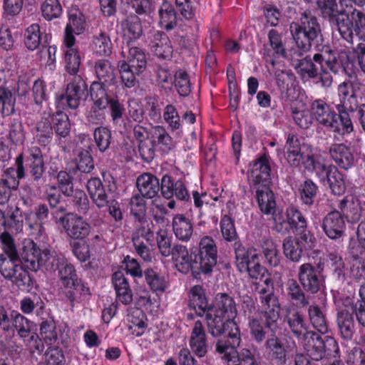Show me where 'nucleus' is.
<instances>
[{
    "mask_svg": "<svg viewBox=\"0 0 365 365\" xmlns=\"http://www.w3.org/2000/svg\"><path fill=\"white\" fill-rule=\"evenodd\" d=\"M23 226V218L19 208L8 211L6 215L0 210V240L9 257V259H6L0 256V272L19 289L29 291L32 286V279L28 272L18 263V253L11 236V233L21 232Z\"/></svg>",
    "mask_w": 365,
    "mask_h": 365,
    "instance_id": "1",
    "label": "nucleus"
},
{
    "mask_svg": "<svg viewBox=\"0 0 365 365\" xmlns=\"http://www.w3.org/2000/svg\"><path fill=\"white\" fill-rule=\"evenodd\" d=\"M313 60L314 63L310 58H303L295 68L303 78H312L314 83L322 87L331 85L333 79L330 71L337 73L341 69L349 76L354 73L349 51H341L337 59L330 47L324 46L320 52L314 55Z\"/></svg>",
    "mask_w": 365,
    "mask_h": 365,
    "instance_id": "2",
    "label": "nucleus"
},
{
    "mask_svg": "<svg viewBox=\"0 0 365 365\" xmlns=\"http://www.w3.org/2000/svg\"><path fill=\"white\" fill-rule=\"evenodd\" d=\"M284 321L292 333L313 360L322 359L327 354L329 355L332 352H338L339 346L336 341L330 336L322 339L313 331H308V325L304 317L297 310H289Z\"/></svg>",
    "mask_w": 365,
    "mask_h": 365,
    "instance_id": "3",
    "label": "nucleus"
},
{
    "mask_svg": "<svg viewBox=\"0 0 365 365\" xmlns=\"http://www.w3.org/2000/svg\"><path fill=\"white\" fill-rule=\"evenodd\" d=\"M237 315V308L234 299L227 294H216L213 304L210 306L206 314L209 331L213 336H219L226 332L234 343L241 341L238 326L234 321Z\"/></svg>",
    "mask_w": 365,
    "mask_h": 365,
    "instance_id": "4",
    "label": "nucleus"
},
{
    "mask_svg": "<svg viewBox=\"0 0 365 365\" xmlns=\"http://www.w3.org/2000/svg\"><path fill=\"white\" fill-rule=\"evenodd\" d=\"M304 168L308 172L315 174L322 183H328L334 195H340L345 192L343 175L334 165L327 166L320 155H308L304 161Z\"/></svg>",
    "mask_w": 365,
    "mask_h": 365,
    "instance_id": "5",
    "label": "nucleus"
},
{
    "mask_svg": "<svg viewBox=\"0 0 365 365\" xmlns=\"http://www.w3.org/2000/svg\"><path fill=\"white\" fill-rule=\"evenodd\" d=\"M20 262L27 269L36 272L44 267L46 269H53L54 262L57 264L60 259L56 258V254L45 248L41 250L33 240L26 239L22 242L19 251Z\"/></svg>",
    "mask_w": 365,
    "mask_h": 365,
    "instance_id": "6",
    "label": "nucleus"
},
{
    "mask_svg": "<svg viewBox=\"0 0 365 365\" xmlns=\"http://www.w3.org/2000/svg\"><path fill=\"white\" fill-rule=\"evenodd\" d=\"M336 27L341 36L348 42H352L355 34L359 40L365 41V15L354 9L351 15L341 11L336 19Z\"/></svg>",
    "mask_w": 365,
    "mask_h": 365,
    "instance_id": "7",
    "label": "nucleus"
},
{
    "mask_svg": "<svg viewBox=\"0 0 365 365\" xmlns=\"http://www.w3.org/2000/svg\"><path fill=\"white\" fill-rule=\"evenodd\" d=\"M290 30L296 44L303 51H307L311 46V41L315 39L321 33V29L317 19L307 13L302 14L300 24L292 23Z\"/></svg>",
    "mask_w": 365,
    "mask_h": 365,
    "instance_id": "8",
    "label": "nucleus"
},
{
    "mask_svg": "<svg viewBox=\"0 0 365 365\" xmlns=\"http://www.w3.org/2000/svg\"><path fill=\"white\" fill-rule=\"evenodd\" d=\"M315 238L307 230H302L297 237H287L283 240V253L287 259L299 262L304 251L314 246Z\"/></svg>",
    "mask_w": 365,
    "mask_h": 365,
    "instance_id": "9",
    "label": "nucleus"
},
{
    "mask_svg": "<svg viewBox=\"0 0 365 365\" xmlns=\"http://www.w3.org/2000/svg\"><path fill=\"white\" fill-rule=\"evenodd\" d=\"M237 266L240 272H247L251 278L262 279L265 277L267 271L259 263L260 255L255 250L246 251L238 247L235 250Z\"/></svg>",
    "mask_w": 365,
    "mask_h": 365,
    "instance_id": "10",
    "label": "nucleus"
},
{
    "mask_svg": "<svg viewBox=\"0 0 365 365\" xmlns=\"http://www.w3.org/2000/svg\"><path fill=\"white\" fill-rule=\"evenodd\" d=\"M56 223L63 229L67 237L73 240H84L91 232V225L82 217L74 213L54 216Z\"/></svg>",
    "mask_w": 365,
    "mask_h": 365,
    "instance_id": "11",
    "label": "nucleus"
},
{
    "mask_svg": "<svg viewBox=\"0 0 365 365\" xmlns=\"http://www.w3.org/2000/svg\"><path fill=\"white\" fill-rule=\"evenodd\" d=\"M29 88V84L24 79L19 80L16 88H13L11 83L5 81L4 73L0 71V103L4 115H9L14 110V93L17 92L19 96H24L28 93Z\"/></svg>",
    "mask_w": 365,
    "mask_h": 365,
    "instance_id": "12",
    "label": "nucleus"
},
{
    "mask_svg": "<svg viewBox=\"0 0 365 365\" xmlns=\"http://www.w3.org/2000/svg\"><path fill=\"white\" fill-rule=\"evenodd\" d=\"M232 339L231 344H227L222 340H219L216 344V351L222 355V359L227 365H257L254 353L247 349H243L239 354L236 348L240 346L234 343Z\"/></svg>",
    "mask_w": 365,
    "mask_h": 365,
    "instance_id": "13",
    "label": "nucleus"
},
{
    "mask_svg": "<svg viewBox=\"0 0 365 365\" xmlns=\"http://www.w3.org/2000/svg\"><path fill=\"white\" fill-rule=\"evenodd\" d=\"M274 222L278 232L287 233L290 228L302 230L307 227V221L301 212L294 206L287 207L284 215L281 211L274 213Z\"/></svg>",
    "mask_w": 365,
    "mask_h": 365,
    "instance_id": "14",
    "label": "nucleus"
},
{
    "mask_svg": "<svg viewBox=\"0 0 365 365\" xmlns=\"http://www.w3.org/2000/svg\"><path fill=\"white\" fill-rule=\"evenodd\" d=\"M90 96L93 106L87 111L86 118L90 123L98 124L103 119L102 110L108 107L106 89L98 82L90 86Z\"/></svg>",
    "mask_w": 365,
    "mask_h": 365,
    "instance_id": "15",
    "label": "nucleus"
},
{
    "mask_svg": "<svg viewBox=\"0 0 365 365\" xmlns=\"http://www.w3.org/2000/svg\"><path fill=\"white\" fill-rule=\"evenodd\" d=\"M217 250L214 240L209 236L203 237L199 242V252L196 255L200 269L205 273H209L217 263Z\"/></svg>",
    "mask_w": 365,
    "mask_h": 365,
    "instance_id": "16",
    "label": "nucleus"
},
{
    "mask_svg": "<svg viewBox=\"0 0 365 365\" xmlns=\"http://www.w3.org/2000/svg\"><path fill=\"white\" fill-rule=\"evenodd\" d=\"M87 93V85L82 78L75 76L73 81L67 86L66 96H61L58 98L56 103L59 106L61 103L66 102L68 107L76 109L84 100Z\"/></svg>",
    "mask_w": 365,
    "mask_h": 365,
    "instance_id": "17",
    "label": "nucleus"
},
{
    "mask_svg": "<svg viewBox=\"0 0 365 365\" xmlns=\"http://www.w3.org/2000/svg\"><path fill=\"white\" fill-rule=\"evenodd\" d=\"M312 114L319 123L332 130H340L338 115L323 101L316 100L312 103Z\"/></svg>",
    "mask_w": 365,
    "mask_h": 365,
    "instance_id": "18",
    "label": "nucleus"
},
{
    "mask_svg": "<svg viewBox=\"0 0 365 365\" xmlns=\"http://www.w3.org/2000/svg\"><path fill=\"white\" fill-rule=\"evenodd\" d=\"M85 29V19L81 11L71 7L68 11V22L65 29L64 43L66 45H74V35H79Z\"/></svg>",
    "mask_w": 365,
    "mask_h": 365,
    "instance_id": "19",
    "label": "nucleus"
},
{
    "mask_svg": "<svg viewBox=\"0 0 365 365\" xmlns=\"http://www.w3.org/2000/svg\"><path fill=\"white\" fill-rule=\"evenodd\" d=\"M149 138L151 144L149 148H153V157L155 150L168 153L175 148L173 138L163 126L153 127L149 132Z\"/></svg>",
    "mask_w": 365,
    "mask_h": 365,
    "instance_id": "20",
    "label": "nucleus"
},
{
    "mask_svg": "<svg viewBox=\"0 0 365 365\" xmlns=\"http://www.w3.org/2000/svg\"><path fill=\"white\" fill-rule=\"evenodd\" d=\"M149 46L152 51L159 58L170 59L173 49L168 37L158 31H153L149 36Z\"/></svg>",
    "mask_w": 365,
    "mask_h": 365,
    "instance_id": "21",
    "label": "nucleus"
},
{
    "mask_svg": "<svg viewBox=\"0 0 365 365\" xmlns=\"http://www.w3.org/2000/svg\"><path fill=\"white\" fill-rule=\"evenodd\" d=\"M26 160L27 166L35 179H39L44 172V163L41 150L36 145H31L25 149L18 158Z\"/></svg>",
    "mask_w": 365,
    "mask_h": 365,
    "instance_id": "22",
    "label": "nucleus"
},
{
    "mask_svg": "<svg viewBox=\"0 0 365 365\" xmlns=\"http://www.w3.org/2000/svg\"><path fill=\"white\" fill-rule=\"evenodd\" d=\"M322 227L330 239L335 240L343 236L346 225L341 213L339 211H333L324 218Z\"/></svg>",
    "mask_w": 365,
    "mask_h": 365,
    "instance_id": "23",
    "label": "nucleus"
},
{
    "mask_svg": "<svg viewBox=\"0 0 365 365\" xmlns=\"http://www.w3.org/2000/svg\"><path fill=\"white\" fill-rule=\"evenodd\" d=\"M48 215V209L45 205H39L35 212H31L26 214V225L32 235H42L44 227L43 225L47 221Z\"/></svg>",
    "mask_w": 365,
    "mask_h": 365,
    "instance_id": "24",
    "label": "nucleus"
},
{
    "mask_svg": "<svg viewBox=\"0 0 365 365\" xmlns=\"http://www.w3.org/2000/svg\"><path fill=\"white\" fill-rule=\"evenodd\" d=\"M128 64L125 61H120L118 67L120 76L127 71L135 68L138 73H142L146 66V57L145 53L138 47H131L128 51Z\"/></svg>",
    "mask_w": 365,
    "mask_h": 365,
    "instance_id": "25",
    "label": "nucleus"
},
{
    "mask_svg": "<svg viewBox=\"0 0 365 365\" xmlns=\"http://www.w3.org/2000/svg\"><path fill=\"white\" fill-rule=\"evenodd\" d=\"M298 277L303 287L312 293L317 292L322 285L315 268L309 263H304L299 267Z\"/></svg>",
    "mask_w": 365,
    "mask_h": 365,
    "instance_id": "26",
    "label": "nucleus"
},
{
    "mask_svg": "<svg viewBox=\"0 0 365 365\" xmlns=\"http://www.w3.org/2000/svg\"><path fill=\"white\" fill-rule=\"evenodd\" d=\"M285 149V158L287 163L294 167H298L301 162L304 165V161L307 159L308 155H319L316 153H309L305 157H303L304 152L302 150L298 138L291 134L287 136Z\"/></svg>",
    "mask_w": 365,
    "mask_h": 365,
    "instance_id": "27",
    "label": "nucleus"
},
{
    "mask_svg": "<svg viewBox=\"0 0 365 365\" xmlns=\"http://www.w3.org/2000/svg\"><path fill=\"white\" fill-rule=\"evenodd\" d=\"M270 168L265 158H260L250 165L248 179L255 186L269 184Z\"/></svg>",
    "mask_w": 365,
    "mask_h": 365,
    "instance_id": "28",
    "label": "nucleus"
},
{
    "mask_svg": "<svg viewBox=\"0 0 365 365\" xmlns=\"http://www.w3.org/2000/svg\"><path fill=\"white\" fill-rule=\"evenodd\" d=\"M189 344L191 350L199 357L204 356L207 353L206 334L200 321L195 322L190 333Z\"/></svg>",
    "mask_w": 365,
    "mask_h": 365,
    "instance_id": "29",
    "label": "nucleus"
},
{
    "mask_svg": "<svg viewBox=\"0 0 365 365\" xmlns=\"http://www.w3.org/2000/svg\"><path fill=\"white\" fill-rule=\"evenodd\" d=\"M339 208L349 222H355L361 217V202L359 199L355 195H346L340 201Z\"/></svg>",
    "mask_w": 365,
    "mask_h": 365,
    "instance_id": "30",
    "label": "nucleus"
},
{
    "mask_svg": "<svg viewBox=\"0 0 365 365\" xmlns=\"http://www.w3.org/2000/svg\"><path fill=\"white\" fill-rule=\"evenodd\" d=\"M329 153L333 160L341 168L347 170L354 164V155L350 148L344 143L332 144Z\"/></svg>",
    "mask_w": 365,
    "mask_h": 365,
    "instance_id": "31",
    "label": "nucleus"
},
{
    "mask_svg": "<svg viewBox=\"0 0 365 365\" xmlns=\"http://www.w3.org/2000/svg\"><path fill=\"white\" fill-rule=\"evenodd\" d=\"M43 32L37 23L27 26L23 34V43L25 48L29 51H38L42 44Z\"/></svg>",
    "mask_w": 365,
    "mask_h": 365,
    "instance_id": "32",
    "label": "nucleus"
},
{
    "mask_svg": "<svg viewBox=\"0 0 365 365\" xmlns=\"http://www.w3.org/2000/svg\"><path fill=\"white\" fill-rule=\"evenodd\" d=\"M136 185L140 195L148 198L155 197L160 190L158 179L150 173L140 175L137 179Z\"/></svg>",
    "mask_w": 365,
    "mask_h": 365,
    "instance_id": "33",
    "label": "nucleus"
},
{
    "mask_svg": "<svg viewBox=\"0 0 365 365\" xmlns=\"http://www.w3.org/2000/svg\"><path fill=\"white\" fill-rule=\"evenodd\" d=\"M120 26L123 41L128 45L139 38L142 34L140 19L136 16H133L123 20L120 24Z\"/></svg>",
    "mask_w": 365,
    "mask_h": 365,
    "instance_id": "34",
    "label": "nucleus"
},
{
    "mask_svg": "<svg viewBox=\"0 0 365 365\" xmlns=\"http://www.w3.org/2000/svg\"><path fill=\"white\" fill-rule=\"evenodd\" d=\"M56 258L59 259L60 261L57 264V261L54 262V268L58 269V275L60 280L66 288H72V285L76 283L78 279L74 267L66 262L65 259L62 256L56 255Z\"/></svg>",
    "mask_w": 365,
    "mask_h": 365,
    "instance_id": "35",
    "label": "nucleus"
},
{
    "mask_svg": "<svg viewBox=\"0 0 365 365\" xmlns=\"http://www.w3.org/2000/svg\"><path fill=\"white\" fill-rule=\"evenodd\" d=\"M257 200L260 210L266 214H272L276 212V202L273 192L268 187V185L258 186L256 187Z\"/></svg>",
    "mask_w": 365,
    "mask_h": 365,
    "instance_id": "36",
    "label": "nucleus"
},
{
    "mask_svg": "<svg viewBox=\"0 0 365 365\" xmlns=\"http://www.w3.org/2000/svg\"><path fill=\"white\" fill-rule=\"evenodd\" d=\"M262 303L265 307L264 317L266 320V326L273 330L275 323L279 319V307L275 296L272 294L265 295L262 299Z\"/></svg>",
    "mask_w": 365,
    "mask_h": 365,
    "instance_id": "37",
    "label": "nucleus"
},
{
    "mask_svg": "<svg viewBox=\"0 0 365 365\" xmlns=\"http://www.w3.org/2000/svg\"><path fill=\"white\" fill-rule=\"evenodd\" d=\"M172 227L175 237L179 240L188 241L192 235V225L184 215L178 214L174 216Z\"/></svg>",
    "mask_w": 365,
    "mask_h": 365,
    "instance_id": "38",
    "label": "nucleus"
},
{
    "mask_svg": "<svg viewBox=\"0 0 365 365\" xmlns=\"http://www.w3.org/2000/svg\"><path fill=\"white\" fill-rule=\"evenodd\" d=\"M87 190L93 203L99 208L107 206L108 197L101 180L91 178L87 182Z\"/></svg>",
    "mask_w": 365,
    "mask_h": 365,
    "instance_id": "39",
    "label": "nucleus"
},
{
    "mask_svg": "<svg viewBox=\"0 0 365 365\" xmlns=\"http://www.w3.org/2000/svg\"><path fill=\"white\" fill-rule=\"evenodd\" d=\"M172 259L177 269L187 273L191 269L192 258L186 247L178 245L173 248Z\"/></svg>",
    "mask_w": 365,
    "mask_h": 365,
    "instance_id": "40",
    "label": "nucleus"
},
{
    "mask_svg": "<svg viewBox=\"0 0 365 365\" xmlns=\"http://www.w3.org/2000/svg\"><path fill=\"white\" fill-rule=\"evenodd\" d=\"M190 305L196 314L200 317L206 315L210 306L202 287L199 285L194 286L190 290Z\"/></svg>",
    "mask_w": 365,
    "mask_h": 365,
    "instance_id": "41",
    "label": "nucleus"
},
{
    "mask_svg": "<svg viewBox=\"0 0 365 365\" xmlns=\"http://www.w3.org/2000/svg\"><path fill=\"white\" fill-rule=\"evenodd\" d=\"M94 68L99 80L98 82L101 83L105 88V84L110 85L114 83L115 79L114 68L109 61L103 59L97 61Z\"/></svg>",
    "mask_w": 365,
    "mask_h": 365,
    "instance_id": "42",
    "label": "nucleus"
},
{
    "mask_svg": "<svg viewBox=\"0 0 365 365\" xmlns=\"http://www.w3.org/2000/svg\"><path fill=\"white\" fill-rule=\"evenodd\" d=\"M24 175V169L22 165V158H17L16 167L7 168L1 182L7 185L10 188L16 189L19 185V180Z\"/></svg>",
    "mask_w": 365,
    "mask_h": 365,
    "instance_id": "43",
    "label": "nucleus"
},
{
    "mask_svg": "<svg viewBox=\"0 0 365 365\" xmlns=\"http://www.w3.org/2000/svg\"><path fill=\"white\" fill-rule=\"evenodd\" d=\"M338 92L341 101L338 107L346 110H354L356 108L357 103L351 84L348 82L341 83L339 86Z\"/></svg>",
    "mask_w": 365,
    "mask_h": 365,
    "instance_id": "44",
    "label": "nucleus"
},
{
    "mask_svg": "<svg viewBox=\"0 0 365 365\" xmlns=\"http://www.w3.org/2000/svg\"><path fill=\"white\" fill-rule=\"evenodd\" d=\"M337 324L341 336L345 339H351L354 333V322L351 314L346 310L339 311Z\"/></svg>",
    "mask_w": 365,
    "mask_h": 365,
    "instance_id": "45",
    "label": "nucleus"
},
{
    "mask_svg": "<svg viewBox=\"0 0 365 365\" xmlns=\"http://www.w3.org/2000/svg\"><path fill=\"white\" fill-rule=\"evenodd\" d=\"M160 25L161 28L170 30L176 24V14L172 4L164 1L159 9Z\"/></svg>",
    "mask_w": 365,
    "mask_h": 365,
    "instance_id": "46",
    "label": "nucleus"
},
{
    "mask_svg": "<svg viewBox=\"0 0 365 365\" xmlns=\"http://www.w3.org/2000/svg\"><path fill=\"white\" fill-rule=\"evenodd\" d=\"M262 249L266 263L270 267H277L281 257L277 245L272 240L266 239L262 242Z\"/></svg>",
    "mask_w": 365,
    "mask_h": 365,
    "instance_id": "47",
    "label": "nucleus"
},
{
    "mask_svg": "<svg viewBox=\"0 0 365 365\" xmlns=\"http://www.w3.org/2000/svg\"><path fill=\"white\" fill-rule=\"evenodd\" d=\"M64 60L66 69L71 75H76L81 65V58L78 51L73 45H66Z\"/></svg>",
    "mask_w": 365,
    "mask_h": 365,
    "instance_id": "48",
    "label": "nucleus"
},
{
    "mask_svg": "<svg viewBox=\"0 0 365 365\" xmlns=\"http://www.w3.org/2000/svg\"><path fill=\"white\" fill-rule=\"evenodd\" d=\"M133 135L138 141L139 151L143 158L150 160L153 158V148L145 144V140L149 137V133L145 128L136 125L133 128Z\"/></svg>",
    "mask_w": 365,
    "mask_h": 365,
    "instance_id": "49",
    "label": "nucleus"
},
{
    "mask_svg": "<svg viewBox=\"0 0 365 365\" xmlns=\"http://www.w3.org/2000/svg\"><path fill=\"white\" fill-rule=\"evenodd\" d=\"M309 317L314 329L322 334L327 331V324L324 314L317 305H311L308 309Z\"/></svg>",
    "mask_w": 365,
    "mask_h": 365,
    "instance_id": "50",
    "label": "nucleus"
},
{
    "mask_svg": "<svg viewBox=\"0 0 365 365\" xmlns=\"http://www.w3.org/2000/svg\"><path fill=\"white\" fill-rule=\"evenodd\" d=\"M92 48L99 56H109L112 53L110 38L104 33H101L93 38Z\"/></svg>",
    "mask_w": 365,
    "mask_h": 365,
    "instance_id": "51",
    "label": "nucleus"
},
{
    "mask_svg": "<svg viewBox=\"0 0 365 365\" xmlns=\"http://www.w3.org/2000/svg\"><path fill=\"white\" fill-rule=\"evenodd\" d=\"M12 325L17 331L18 334L24 338L29 336L33 328V323L19 313L11 315Z\"/></svg>",
    "mask_w": 365,
    "mask_h": 365,
    "instance_id": "52",
    "label": "nucleus"
},
{
    "mask_svg": "<svg viewBox=\"0 0 365 365\" xmlns=\"http://www.w3.org/2000/svg\"><path fill=\"white\" fill-rule=\"evenodd\" d=\"M41 11L43 17L51 21L61 15L62 7L58 0H45L41 6Z\"/></svg>",
    "mask_w": 365,
    "mask_h": 365,
    "instance_id": "53",
    "label": "nucleus"
},
{
    "mask_svg": "<svg viewBox=\"0 0 365 365\" xmlns=\"http://www.w3.org/2000/svg\"><path fill=\"white\" fill-rule=\"evenodd\" d=\"M266 345L274 357L279 360L285 359L289 346L283 340L272 337L267 341Z\"/></svg>",
    "mask_w": 365,
    "mask_h": 365,
    "instance_id": "54",
    "label": "nucleus"
},
{
    "mask_svg": "<svg viewBox=\"0 0 365 365\" xmlns=\"http://www.w3.org/2000/svg\"><path fill=\"white\" fill-rule=\"evenodd\" d=\"M220 231L225 240L234 242L237 239V233L233 220L228 215H224L220 223Z\"/></svg>",
    "mask_w": 365,
    "mask_h": 365,
    "instance_id": "55",
    "label": "nucleus"
},
{
    "mask_svg": "<svg viewBox=\"0 0 365 365\" xmlns=\"http://www.w3.org/2000/svg\"><path fill=\"white\" fill-rule=\"evenodd\" d=\"M52 121L56 135L63 138L68 135L70 132V123L66 114L62 112H57L52 117Z\"/></svg>",
    "mask_w": 365,
    "mask_h": 365,
    "instance_id": "56",
    "label": "nucleus"
},
{
    "mask_svg": "<svg viewBox=\"0 0 365 365\" xmlns=\"http://www.w3.org/2000/svg\"><path fill=\"white\" fill-rule=\"evenodd\" d=\"M147 283L154 291H164L168 287V282L165 278L153 269L145 272Z\"/></svg>",
    "mask_w": 365,
    "mask_h": 365,
    "instance_id": "57",
    "label": "nucleus"
},
{
    "mask_svg": "<svg viewBox=\"0 0 365 365\" xmlns=\"http://www.w3.org/2000/svg\"><path fill=\"white\" fill-rule=\"evenodd\" d=\"M145 197V196H143L142 195H135L130 198V212L138 221H141V220L144 219L146 212Z\"/></svg>",
    "mask_w": 365,
    "mask_h": 365,
    "instance_id": "58",
    "label": "nucleus"
},
{
    "mask_svg": "<svg viewBox=\"0 0 365 365\" xmlns=\"http://www.w3.org/2000/svg\"><path fill=\"white\" fill-rule=\"evenodd\" d=\"M175 85L178 93L187 96L191 91L190 82L187 72L179 70L175 75Z\"/></svg>",
    "mask_w": 365,
    "mask_h": 365,
    "instance_id": "59",
    "label": "nucleus"
},
{
    "mask_svg": "<svg viewBox=\"0 0 365 365\" xmlns=\"http://www.w3.org/2000/svg\"><path fill=\"white\" fill-rule=\"evenodd\" d=\"M24 0H4L3 15L7 19L18 16L22 10Z\"/></svg>",
    "mask_w": 365,
    "mask_h": 365,
    "instance_id": "60",
    "label": "nucleus"
},
{
    "mask_svg": "<svg viewBox=\"0 0 365 365\" xmlns=\"http://www.w3.org/2000/svg\"><path fill=\"white\" fill-rule=\"evenodd\" d=\"M259 314L256 316L249 317L248 326L250 334L253 338L258 342H261L265 337V331L263 324L259 321Z\"/></svg>",
    "mask_w": 365,
    "mask_h": 365,
    "instance_id": "61",
    "label": "nucleus"
},
{
    "mask_svg": "<svg viewBox=\"0 0 365 365\" xmlns=\"http://www.w3.org/2000/svg\"><path fill=\"white\" fill-rule=\"evenodd\" d=\"M299 191L303 202L307 205H311L313 202V198L317 194V187L312 180H308L301 185Z\"/></svg>",
    "mask_w": 365,
    "mask_h": 365,
    "instance_id": "62",
    "label": "nucleus"
},
{
    "mask_svg": "<svg viewBox=\"0 0 365 365\" xmlns=\"http://www.w3.org/2000/svg\"><path fill=\"white\" fill-rule=\"evenodd\" d=\"M76 169L83 173H90L94 168L93 159L88 150H81L76 158Z\"/></svg>",
    "mask_w": 365,
    "mask_h": 365,
    "instance_id": "63",
    "label": "nucleus"
},
{
    "mask_svg": "<svg viewBox=\"0 0 365 365\" xmlns=\"http://www.w3.org/2000/svg\"><path fill=\"white\" fill-rule=\"evenodd\" d=\"M349 277L356 282H365V265L357 259H354L349 272Z\"/></svg>",
    "mask_w": 365,
    "mask_h": 365,
    "instance_id": "64",
    "label": "nucleus"
}]
</instances>
